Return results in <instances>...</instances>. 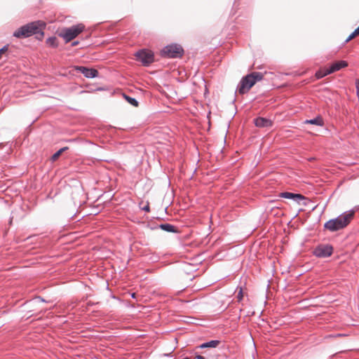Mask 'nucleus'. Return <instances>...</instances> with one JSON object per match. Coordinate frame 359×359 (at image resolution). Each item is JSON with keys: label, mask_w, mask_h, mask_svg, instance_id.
I'll use <instances>...</instances> for the list:
<instances>
[{"label": "nucleus", "mask_w": 359, "mask_h": 359, "mask_svg": "<svg viewBox=\"0 0 359 359\" xmlns=\"http://www.w3.org/2000/svg\"><path fill=\"white\" fill-rule=\"evenodd\" d=\"M359 34V26L354 29L353 32H351L349 36L346 38V39L344 41V43H348L349 41H351L352 39H353L355 36Z\"/></svg>", "instance_id": "obj_20"}, {"label": "nucleus", "mask_w": 359, "mask_h": 359, "mask_svg": "<svg viewBox=\"0 0 359 359\" xmlns=\"http://www.w3.org/2000/svg\"><path fill=\"white\" fill-rule=\"evenodd\" d=\"M335 72H337V69H335V67L334 66V64L332 63L325 71V74H331Z\"/></svg>", "instance_id": "obj_22"}, {"label": "nucleus", "mask_w": 359, "mask_h": 359, "mask_svg": "<svg viewBox=\"0 0 359 359\" xmlns=\"http://www.w3.org/2000/svg\"><path fill=\"white\" fill-rule=\"evenodd\" d=\"M195 358L196 359H205V358L203 356H202L201 355L197 354V353H196Z\"/></svg>", "instance_id": "obj_26"}, {"label": "nucleus", "mask_w": 359, "mask_h": 359, "mask_svg": "<svg viewBox=\"0 0 359 359\" xmlns=\"http://www.w3.org/2000/svg\"><path fill=\"white\" fill-rule=\"evenodd\" d=\"M46 22L37 20L28 22L31 30L32 36H35Z\"/></svg>", "instance_id": "obj_10"}, {"label": "nucleus", "mask_w": 359, "mask_h": 359, "mask_svg": "<svg viewBox=\"0 0 359 359\" xmlns=\"http://www.w3.org/2000/svg\"><path fill=\"white\" fill-rule=\"evenodd\" d=\"M80 43V41H78V40H75V41H73L71 43V46L72 47H75V46H79Z\"/></svg>", "instance_id": "obj_25"}, {"label": "nucleus", "mask_w": 359, "mask_h": 359, "mask_svg": "<svg viewBox=\"0 0 359 359\" xmlns=\"http://www.w3.org/2000/svg\"><path fill=\"white\" fill-rule=\"evenodd\" d=\"M220 344L219 340H211L198 346L197 348H216Z\"/></svg>", "instance_id": "obj_12"}, {"label": "nucleus", "mask_w": 359, "mask_h": 359, "mask_svg": "<svg viewBox=\"0 0 359 359\" xmlns=\"http://www.w3.org/2000/svg\"><path fill=\"white\" fill-rule=\"evenodd\" d=\"M327 75V74H325V72H323V73H322L320 72H317L316 73V76L317 79H321V78H323V77H324V76H325Z\"/></svg>", "instance_id": "obj_24"}, {"label": "nucleus", "mask_w": 359, "mask_h": 359, "mask_svg": "<svg viewBox=\"0 0 359 359\" xmlns=\"http://www.w3.org/2000/svg\"><path fill=\"white\" fill-rule=\"evenodd\" d=\"M13 36L20 39H27L32 36L29 23L23 25L15 30L13 33Z\"/></svg>", "instance_id": "obj_8"}, {"label": "nucleus", "mask_w": 359, "mask_h": 359, "mask_svg": "<svg viewBox=\"0 0 359 359\" xmlns=\"http://www.w3.org/2000/svg\"><path fill=\"white\" fill-rule=\"evenodd\" d=\"M306 122L316 126H322L323 124V120L320 116H317L313 118L306 120Z\"/></svg>", "instance_id": "obj_16"}, {"label": "nucleus", "mask_w": 359, "mask_h": 359, "mask_svg": "<svg viewBox=\"0 0 359 359\" xmlns=\"http://www.w3.org/2000/svg\"><path fill=\"white\" fill-rule=\"evenodd\" d=\"M184 49L181 44L170 43L160 50L159 55L162 58L180 59L184 56Z\"/></svg>", "instance_id": "obj_3"}, {"label": "nucleus", "mask_w": 359, "mask_h": 359, "mask_svg": "<svg viewBox=\"0 0 359 359\" xmlns=\"http://www.w3.org/2000/svg\"><path fill=\"white\" fill-rule=\"evenodd\" d=\"M256 127L258 128H269L273 126L272 121L266 117L257 116L253 120Z\"/></svg>", "instance_id": "obj_9"}, {"label": "nucleus", "mask_w": 359, "mask_h": 359, "mask_svg": "<svg viewBox=\"0 0 359 359\" xmlns=\"http://www.w3.org/2000/svg\"><path fill=\"white\" fill-rule=\"evenodd\" d=\"M280 196L287 199H293L294 201L304 199V196L301 194L290 192H282L280 194Z\"/></svg>", "instance_id": "obj_11"}, {"label": "nucleus", "mask_w": 359, "mask_h": 359, "mask_svg": "<svg viewBox=\"0 0 359 359\" xmlns=\"http://www.w3.org/2000/svg\"><path fill=\"white\" fill-rule=\"evenodd\" d=\"M354 214V210L344 212L337 217L327 221L324 224V227L332 232L343 229L347 226L353 219Z\"/></svg>", "instance_id": "obj_2"}, {"label": "nucleus", "mask_w": 359, "mask_h": 359, "mask_svg": "<svg viewBox=\"0 0 359 359\" xmlns=\"http://www.w3.org/2000/svg\"><path fill=\"white\" fill-rule=\"evenodd\" d=\"M164 135H168V133H163Z\"/></svg>", "instance_id": "obj_30"}, {"label": "nucleus", "mask_w": 359, "mask_h": 359, "mask_svg": "<svg viewBox=\"0 0 359 359\" xmlns=\"http://www.w3.org/2000/svg\"><path fill=\"white\" fill-rule=\"evenodd\" d=\"M135 60L144 67H149L155 61L154 53L147 48L140 49L135 53Z\"/></svg>", "instance_id": "obj_5"}, {"label": "nucleus", "mask_w": 359, "mask_h": 359, "mask_svg": "<svg viewBox=\"0 0 359 359\" xmlns=\"http://www.w3.org/2000/svg\"><path fill=\"white\" fill-rule=\"evenodd\" d=\"M123 97L130 105L133 107H137L139 105V102L135 97H130L125 93L123 94Z\"/></svg>", "instance_id": "obj_15"}, {"label": "nucleus", "mask_w": 359, "mask_h": 359, "mask_svg": "<svg viewBox=\"0 0 359 359\" xmlns=\"http://www.w3.org/2000/svg\"><path fill=\"white\" fill-rule=\"evenodd\" d=\"M264 79V74L259 72H252L243 76L238 83L236 93L245 95L259 81Z\"/></svg>", "instance_id": "obj_1"}, {"label": "nucleus", "mask_w": 359, "mask_h": 359, "mask_svg": "<svg viewBox=\"0 0 359 359\" xmlns=\"http://www.w3.org/2000/svg\"><path fill=\"white\" fill-rule=\"evenodd\" d=\"M143 210H145V211L149 212V205L145 206L144 208H143Z\"/></svg>", "instance_id": "obj_27"}, {"label": "nucleus", "mask_w": 359, "mask_h": 359, "mask_svg": "<svg viewBox=\"0 0 359 359\" xmlns=\"http://www.w3.org/2000/svg\"><path fill=\"white\" fill-rule=\"evenodd\" d=\"M46 23L45 22L43 25L41 27L39 32L34 36L35 39L38 41H42L44 36L45 32L44 30L46 28Z\"/></svg>", "instance_id": "obj_17"}, {"label": "nucleus", "mask_w": 359, "mask_h": 359, "mask_svg": "<svg viewBox=\"0 0 359 359\" xmlns=\"http://www.w3.org/2000/svg\"><path fill=\"white\" fill-rule=\"evenodd\" d=\"M159 226L162 230L167 232H177L176 227L174 225L168 223L162 224Z\"/></svg>", "instance_id": "obj_14"}, {"label": "nucleus", "mask_w": 359, "mask_h": 359, "mask_svg": "<svg viewBox=\"0 0 359 359\" xmlns=\"http://www.w3.org/2000/svg\"><path fill=\"white\" fill-rule=\"evenodd\" d=\"M74 70L82 74L87 79H95L99 76V72L93 68L88 66H75Z\"/></svg>", "instance_id": "obj_6"}, {"label": "nucleus", "mask_w": 359, "mask_h": 359, "mask_svg": "<svg viewBox=\"0 0 359 359\" xmlns=\"http://www.w3.org/2000/svg\"><path fill=\"white\" fill-rule=\"evenodd\" d=\"M334 66L335 67V69L337 71L346 67L348 66V62L345 60H339L335 62H333Z\"/></svg>", "instance_id": "obj_18"}, {"label": "nucleus", "mask_w": 359, "mask_h": 359, "mask_svg": "<svg viewBox=\"0 0 359 359\" xmlns=\"http://www.w3.org/2000/svg\"><path fill=\"white\" fill-rule=\"evenodd\" d=\"M243 290H242V288H240V290L237 294L238 301L241 302L243 299Z\"/></svg>", "instance_id": "obj_23"}, {"label": "nucleus", "mask_w": 359, "mask_h": 359, "mask_svg": "<svg viewBox=\"0 0 359 359\" xmlns=\"http://www.w3.org/2000/svg\"><path fill=\"white\" fill-rule=\"evenodd\" d=\"M46 43L47 46L50 48H55L58 46L57 38L55 36H49L46 39Z\"/></svg>", "instance_id": "obj_13"}, {"label": "nucleus", "mask_w": 359, "mask_h": 359, "mask_svg": "<svg viewBox=\"0 0 359 359\" xmlns=\"http://www.w3.org/2000/svg\"><path fill=\"white\" fill-rule=\"evenodd\" d=\"M85 30V25L82 23H77L70 27H62L58 32V36L62 38L65 43L74 40L79 34Z\"/></svg>", "instance_id": "obj_4"}, {"label": "nucleus", "mask_w": 359, "mask_h": 359, "mask_svg": "<svg viewBox=\"0 0 359 359\" xmlns=\"http://www.w3.org/2000/svg\"><path fill=\"white\" fill-rule=\"evenodd\" d=\"M67 149H68V147H62L60 149H59L57 152H55L51 157V160L53 161H55L58 158L59 156L61 155V154L66 151Z\"/></svg>", "instance_id": "obj_21"}, {"label": "nucleus", "mask_w": 359, "mask_h": 359, "mask_svg": "<svg viewBox=\"0 0 359 359\" xmlns=\"http://www.w3.org/2000/svg\"><path fill=\"white\" fill-rule=\"evenodd\" d=\"M309 135H316V134L313 133H309Z\"/></svg>", "instance_id": "obj_29"}, {"label": "nucleus", "mask_w": 359, "mask_h": 359, "mask_svg": "<svg viewBox=\"0 0 359 359\" xmlns=\"http://www.w3.org/2000/svg\"><path fill=\"white\" fill-rule=\"evenodd\" d=\"M333 248L330 245H319L313 250V255L317 257L325 258L332 255Z\"/></svg>", "instance_id": "obj_7"}, {"label": "nucleus", "mask_w": 359, "mask_h": 359, "mask_svg": "<svg viewBox=\"0 0 359 359\" xmlns=\"http://www.w3.org/2000/svg\"><path fill=\"white\" fill-rule=\"evenodd\" d=\"M118 129L116 127H114L111 125H105L101 128V130L102 133H116Z\"/></svg>", "instance_id": "obj_19"}, {"label": "nucleus", "mask_w": 359, "mask_h": 359, "mask_svg": "<svg viewBox=\"0 0 359 359\" xmlns=\"http://www.w3.org/2000/svg\"><path fill=\"white\" fill-rule=\"evenodd\" d=\"M229 135V131H228V130H226V132H225V135Z\"/></svg>", "instance_id": "obj_28"}]
</instances>
